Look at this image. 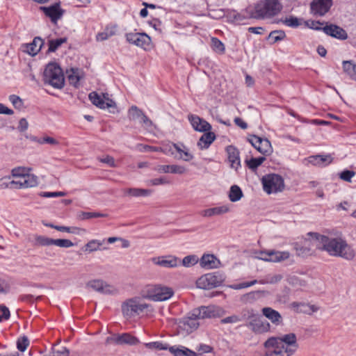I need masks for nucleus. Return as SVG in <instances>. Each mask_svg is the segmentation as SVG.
<instances>
[{"mask_svg":"<svg viewBox=\"0 0 356 356\" xmlns=\"http://www.w3.org/2000/svg\"><path fill=\"white\" fill-rule=\"evenodd\" d=\"M311 243L320 250L327 252L330 256L339 257L351 260L355 257V252L347 242L341 237H330L316 232H309Z\"/></svg>","mask_w":356,"mask_h":356,"instance_id":"f257e3e1","label":"nucleus"},{"mask_svg":"<svg viewBox=\"0 0 356 356\" xmlns=\"http://www.w3.org/2000/svg\"><path fill=\"white\" fill-rule=\"evenodd\" d=\"M221 311L222 309L220 307L214 305L195 308L186 316L178 321L179 332L184 334L192 333L200 326L199 320L218 316Z\"/></svg>","mask_w":356,"mask_h":356,"instance_id":"f03ea898","label":"nucleus"},{"mask_svg":"<svg viewBox=\"0 0 356 356\" xmlns=\"http://www.w3.org/2000/svg\"><path fill=\"white\" fill-rule=\"evenodd\" d=\"M265 356H291L298 348L297 337L289 333L277 337H270L264 343Z\"/></svg>","mask_w":356,"mask_h":356,"instance_id":"7ed1b4c3","label":"nucleus"},{"mask_svg":"<svg viewBox=\"0 0 356 356\" xmlns=\"http://www.w3.org/2000/svg\"><path fill=\"white\" fill-rule=\"evenodd\" d=\"M282 10L280 0H261L254 6V17L270 19L277 15Z\"/></svg>","mask_w":356,"mask_h":356,"instance_id":"20e7f679","label":"nucleus"},{"mask_svg":"<svg viewBox=\"0 0 356 356\" xmlns=\"http://www.w3.org/2000/svg\"><path fill=\"white\" fill-rule=\"evenodd\" d=\"M43 81L44 84L54 88H63L65 85V76L60 67L56 63H49L47 65L43 72Z\"/></svg>","mask_w":356,"mask_h":356,"instance_id":"39448f33","label":"nucleus"},{"mask_svg":"<svg viewBox=\"0 0 356 356\" xmlns=\"http://www.w3.org/2000/svg\"><path fill=\"white\" fill-rule=\"evenodd\" d=\"M122 311L124 316L130 318L144 312H151L152 308L142 299L134 298L123 302Z\"/></svg>","mask_w":356,"mask_h":356,"instance_id":"423d86ee","label":"nucleus"},{"mask_svg":"<svg viewBox=\"0 0 356 356\" xmlns=\"http://www.w3.org/2000/svg\"><path fill=\"white\" fill-rule=\"evenodd\" d=\"M291 253L288 251L264 250L255 252V258L266 262L280 263L289 259Z\"/></svg>","mask_w":356,"mask_h":356,"instance_id":"0eeeda50","label":"nucleus"},{"mask_svg":"<svg viewBox=\"0 0 356 356\" xmlns=\"http://www.w3.org/2000/svg\"><path fill=\"white\" fill-rule=\"evenodd\" d=\"M261 182L264 191L268 194L281 192L284 188L283 178L277 174H268L264 176Z\"/></svg>","mask_w":356,"mask_h":356,"instance_id":"6e6552de","label":"nucleus"},{"mask_svg":"<svg viewBox=\"0 0 356 356\" xmlns=\"http://www.w3.org/2000/svg\"><path fill=\"white\" fill-rule=\"evenodd\" d=\"M222 277L218 273H207L202 275L196 282L197 286L202 289H211L221 285Z\"/></svg>","mask_w":356,"mask_h":356,"instance_id":"1a4fd4ad","label":"nucleus"},{"mask_svg":"<svg viewBox=\"0 0 356 356\" xmlns=\"http://www.w3.org/2000/svg\"><path fill=\"white\" fill-rule=\"evenodd\" d=\"M86 287L105 295L118 293V289L102 280H92L87 282Z\"/></svg>","mask_w":356,"mask_h":356,"instance_id":"9d476101","label":"nucleus"},{"mask_svg":"<svg viewBox=\"0 0 356 356\" xmlns=\"http://www.w3.org/2000/svg\"><path fill=\"white\" fill-rule=\"evenodd\" d=\"M248 317L251 318V320L248 324V327L254 332L261 334L270 330V323L263 321L260 317L254 316L252 311L248 312Z\"/></svg>","mask_w":356,"mask_h":356,"instance_id":"9b49d317","label":"nucleus"},{"mask_svg":"<svg viewBox=\"0 0 356 356\" xmlns=\"http://www.w3.org/2000/svg\"><path fill=\"white\" fill-rule=\"evenodd\" d=\"M249 142L259 152L264 155H270L273 152L270 142L267 138L253 135L249 138Z\"/></svg>","mask_w":356,"mask_h":356,"instance_id":"f8f14e48","label":"nucleus"},{"mask_svg":"<svg viewBox=\"0 0 356 356\" xmlns=\"http://www.w3.org/2000/svg\"><path fill=\"white\" fill-rule=\"evenodd\" d=\"M127 42L147 49L150 47L151 39L146 33H129L126 34Z\"/></svg>","mask_w":356,"mask_h":356,"instance_id":"ddd939ff","label":"nucleus"},{"mask_svg":"<svg viewBox=\"0 0 356 356\" xmlns=\"http://www.w3.org/2000/svg\"><path fill=\"white\" fill-rule=\"evenodd\" d=\"M174 294L172 288L162 286L156 285L150 294V298L154 301H165L170 299Z\"/></svg>","mask_w":356,"mask_h":356,"instance_id":"4468645a","label":"nucleus"},{"mask_svg":"<svg viewBox=\"0 0 356 356\" xmlns=\"http://www.w3.org/2000/svg\"><path fill=\"white\" fill-rule=\"evenodd\" d=\"M89 99L94 105L100 108H116V104L115 102L108 97H106L105 95L102 97L97 92H92L90 93Z\"/></svg>","mask_w":356,"mask_h":356,"instance_id":"2eb2a0df","label":"nucleus"},{"mask_svg":"<svg viewBox=\"0 0 356 356\" xmlns=\"http://www.w3.org/2000/svg\"><path fill=\"white\" fill-rule=\"evenodd\" d=\"M152 261L155 265L167 268H175L180 265V259L172 255L153 257Z\"/></svg>","mask_w":356,"mask_h":356,"instance_id":"dca6fc26","label":"nucleus"},{"mask_svg":"<svg viewBox=\"0 0 356 356\" xmlns=\"http://www.w3.org/2000/svg\"><path fill=\"white\" fill-rule=\"evenodd\" d=\"M188 119L193 128L197 131L206 132L211 129V125L198 115L190 114Z\"/></svg>","mask_w":356,"mask_h":356,"instance_id":"f3484780","label":"nucleus"},{"mask_svg":"<svg viewBox=\"0 0 356 356\" xmlns=\"http://www.w3.org/2000/svg\"><path fill=\"white\" fill-rule=\"evenodd\" d=\"M332 6V0H314L311 3V10L314 15L323 16L328 12Z\"/></svg>","mask_w":356,"mask_h":356,"instance_id":"a211bd4d","label":"nucleus"},{"mask_svg":"<svg viewBox=\"0 0 356 356\" xmlns=\"http://www.w3.org/2000/svg\"><path fill=\"white\" fill-rule=\"evenodd\" d=\"M40 9L43 11L47 17L51 19L52 22L54 23H56L63 14V11L60 8V4L58 3H56L47 7L41 6Z\"/></svg>","mask_w":356,"mask_h":356,"instance_id":"6ab92c4d","label":"nucleus"},{"mask_svg":"<svg viewBox=\"0 0 356 356\" xmlns=\"http://www.w3.org/2000/svg\"><path fill=\"white\" fill-rule=\"evenodd\" d=\"M199 262L200 266L206 270L218 268L221 264L220 261L214 254H204Z\"/></svg>","mask_w":356,"mask_h":356,"instance_id":"aec40b11","label":"nucleus"},{"mask_svg":"<svg viewBox=\"0 0 356 356\" xmlns=\"http://www.w3.org/2000/svg\"><path fill=\"white\" fill-rule=\"evenodd\" d=\"M332 161L331 155H314L304 159L303 163L306 165L312 164L316 166H324Z\"/></svg>","mask_w":356,"mask_h":356,"instance_id":"412c9836","label":"nucleus"},{"mask_svg":"<svg viewBox=\"0 0 356 356\" xmlns=\"http://www.w3.org/2000/svg\"><path fill=\"white\" fill-rule=\"evenodd\" d=\"M173 146L175 152H177V154H175L176 156H175V159L183 160L184 161H190L193 159V154L190 152L189 148L184 144L179 143L173 144Z\"/></svg>","mask_w":356,"mask_h":356,"instance_id":"4be33fe9","label":"nucleus"},{"mask_svg":"<svg viewBox=\"0 0 356 356\" xmlns=\"http://www.w3.org/2000/svg\"><path fill=\"white\" fill-rule=\"evenodd\" d=\"M323 31L327 35L337 39L346 40L348 38L346 31L335 24L326 25L323 28Z\"/></svg>","mask_w":356,"mask_h":356,"instance_id":"5701e85b","label":"nucleus"},{"mask_svg":"<svg viewBox=\"0 0 356 356\" xmlns=\"http://www.w3.org/2000/svg\"><path fill=\"white\" fill-rule=\"evenodd\" d=\"M155 170L159 173H172L177 175H183L187 171L184 165L177 164L159 165L156 167Z\"/></svg>","mask_w":356,"mask_h":356,"instance_id":"b1692460","label":"nucleus"},{"mask_svg":"<svg viewBox=\"0 0 356 356\" xmlns=\"http://www.w3.org/2000/svg\"><path fill=\"white\" fill-rule=\"evenodd\" d=\"M226 152L231 167L235 170L241 167L239 151L234 146L229 145L226 148Z\"/></svg>","mask_w":356,"mask_h":356,"instance_id":"393cba45","label":"nucleus"},{"mask_svg":"<svg viewBox=\"0 0 356 356\" xmlns=\"http://www.w3.org/2000/svg\"><path fill=\"white\" fill-rule=\"evenodd\" d=\"M230 208L228 205H222L202 210L200 214L203 217L210 218L214 216H220L228 213Z\"/></svg>","mask_w":356,"mask_h":356,"instance_id":"a878e982","label":"nucleus"},{"mask_svg":"<svg viewBox=\"0 0 356 356\" xmlns=\"http://www.w3.org/2000/svg\"><path fill=\"white\" fill-rule=\"evenodd\" d=\"M263 315L271 321L272 323L278 325L282 323L281 314L271 307H264L261 310Z\"/></svg>","mask_w":356,"mask_h":356,"instance_id":"bb28decb","label":"nucleus"},{"mask_svg":"<svg viewBox=\"0 0 356 356\" xmlns=\"http://www.w3.org/2000/svg\"><path fill=\"white\" fill-rule=\"evenodd\" d=\"M38 183V177L31 173V168H24V188L35 187Z\"/></svg>","mask_w":356,"mask_h":356,"instance_id":"cd10ccee","label":"nucleus"},{"mask_svg":"<svg viewBox=\"0 0 356 356\" xmlns=\"http://www.w3.org/2000/svg\"><path fill=\"white\" fill-rule=\"evenodd\" d=\"M215 139L216 135L214 133L210 131H206L199 139L197 145L200 149H208Z\"/></svg>","mask_w":356,"mask_h":356,"instance_id":"c85d7f7f","label":"nucleus"},{"mask_svg":"<svg viewBox=\"0 0 356 356\" xmlns=\"http://www.w3.org/2000/svg\"><path fill=\"white\" fill-rule=\"evenodd\" d=\"M44 42L42 38L36 37L33 39L32 42L26 44V51L31 56H35L41 49Z\"/></svg>","mask_w":356,"mask_h":356,"instance_id":"c756f323","label":"nucleus"},{"mask_svg":"<svg viewBox=\"0 0 356 356\" xmlns=\"http://www.w3.org/2000/svg\"><path fill=\"white\" fill-rule=\"evenodd\" d=\"M169 351L175 356H197V354L185 346H172Z\"/></svg>","mask_w":356,"mask_h":356,"instance_id":"7c9ffc66","label":"nucleus"},{"mask_svg":"<svg viewBox=\"0 0 356 356\" xmlns=\"http://www.w3.org/2000/svg\"><path fill=\"white\" fill-rule=\"evenodd\" d=\"M119 345H129L135 346L139 343V340L134 336L131 335L129 333H123L119 334Z\"/></svg>","mask_w":356,"mask_h":356,"instance_id":"2f4dec72","label":"nucleus"},{"mask_svg":"<svg viewBox=\"0 0 356 356\" xmlns=\"http://www.w3.org/2000/svg\"><path fill=\"white\" fill-rule=\"evenodd\" d=\"M343 72L352 79L356 81V64L351 60L343 61Z\"/></svg>","mask_w":356,"mask_h":356,"instance_id":"473e14b6","label":"nucleus"},{"mask_svg":"<svg viewBox=\"0 0 356 356\" xmlns=\"http://www.w3.org/2000/svg\"><path fill=\"white\" fill-rule=\"evenodd\" d=\"M144 114L143 111L136 106H132L128 110L127 116L130 121H138L140 122Z\"/></svg>","mask_w":356,"mask_h":356,"instance_id":"72a5a7b5","label":"nucleus"},{"mask_svg":"<svg viewBox=\"0 0 356 356\" xmlns=\"http://www.w3.org/2000/svg\"><path fill=\"white\" fill-rule=\"evenodd\" d=\"M126 193L132 197H147L151 195L152 191L143 188H131L127 189Z\"/></svg>","mask_w":356,"mask_h":356,"instance_id":"f704fd0d","label":"nucleus"},{"mask_svg":"<svg viewBox=\"0 0 356 356\" xmlns=\"http://www.w3.org/2000/svg\"><path fill=\"white\" fill-rule=\"evenodd\" d=\"M243 195V192L239 186H238L237 185H233L231 186L229 193V198L231 202H238L241 199Z\"/></svg>","mask_w":356,"mask_h":356,"instance_id":"c9c22d12","label":"nucleus"},{"mask_svg":"<svg viewBox=\"0 0 356 356\" xmlns=\"http://www.w3.org/2000/svg\"><path fill=\"white\" fill-rule=\"evenodd\" d=\"M104 241H101L97 239H92L88 241L85 245L84 251L88 253L101 250L100 247L102 245Z\"/></svg>","mask_w":356,"mask_h":356,"instance_id":"e433bc0d","label":"nucleus"},{"mask_svg":"<svg viewBox=\"0 0 356 356\" xmlns=\"http://www.w3.org/2000/svg\"><path fill=\"white\" fill-rule=\"evenodd\" d=\"M67 42L66 38H56L54 40H49V49L48 51L54 52L56 51L63 44Z\"/></svg>","mask_w":356,"mask_h":356,"instance_id":"4c0bfd02","label":"nucleus"},{"mask_svg":"<svg viewBox=\"0 0 356 356\" xmlns=\"http://www.w3.org/2000/svg\"><path fill=\"white\" fill-rule=\"evenodd\" d=\"M67 78L70 83L76 87L80 81V74L79 70L72 69L68 74Z\"/></svg>","mask_w":356,"mask_h":356,"instance_id":"58836bf2","label":"nucleus"},{"mask_svg":"<svg viewBox=\"0 0 356 356\" xmlns=\"http://www.w3.org/2000/svg\"><path fill=\"white\" fill-rule=\"evenodd\" d=\"M145 347L150 349V350H169V348L168 344L163 343L161 341H154V342H149L146 343L145 344Z\"/></svg>","mask_w":356,"mask_h":356,"instance_id":"ea45409f","label":"nucleus"},{"mask_svg":"<svg viewBox=\"0 0 356 356\" xmlns=\"http://www.w3.org/2000/svg\"><path fill=\"white\" fill-rule=\"evenodd\" d=\"M107 215L105 213H102L99 212H84L82 211L79 214V218L80 220H84L90 219L92 218H104L106 217Z\"/></svg>","mask_w":356,"mask_h":356,"instance_id":"a19ab883","label":"nucleus"},{"mask_svg":"<svg viewBox=\"0 0 356 356\" xmlns=\"http://www.w3.org/2000/svg\"><path fill=\"white\" fill-rule=\"evenodd\" d=\"M265 160L266 158L264 156H261L258 158H252L250 160H246L245 162L248 168L254 170L261 165Z\"/></svg>","mask_w":356,"mask_h":356,"instance_id":"79ce46f5","label":"nucleus"},{"mask_svg":"<svg viewBox=\"0 0 356 356\" xmlns=\"http://www.w3.org/2000/svg\"><path fill=\"white\" fill-rule=\"evenodd\" d=\"M198 261L199 259L196 255H188L181 261H180V264H181L184 266L188 268L195 265Z\"/></svg>","mask_w":356,"mask_h":356,"instance_id":"37998d69","label":"nucleus"},{"mask_svg":"<svg viewBox=\"0 0 356 356\" xmlns=\"http://www.w3.org/2000/svg\"><path fill=\"white\" fill-rule=\"evenodd\" d=\"M265 293V291H252L248 293H246L243 296V300L245 302H251L252 301H254L255 300L258 299L261 294Z\"/></svg>","mask_w":356,"mask_h":356,"instance_id":"c03bdc74","label":"nucleus"},{"mask_svg":"<svg viewBox=\"0 0 356 356\" xmlns=\"http://www.w3.org/2000/svg\"><path fill=\"white\" fill-rule=\"evenodd\" d=\"M211 47L213 51L218 54H223L225 52L224 44L216 38H211Z\"/></svg>","mask_w":356,"mask_h":356,"instance_id":"a18cd8bd","label":"nucleus"},{"mask_svg":"<svg viewBox=\"0 0 356 356\" xmlns=\"http://www.w3.org/2000/svg\"><path fill=\"white\" fill-rule=\"evenodd\" d=\"M282 275L280 274L269 275L265 280H261L259 281V284H275L280 282L282 279Z\"/></svg>","mask_w":356,"mask_h":356,"instance_id":"49530a36","label":"nucleus"},{"mask_svg":"<svg viewBox=\"0 0 356 356\" xmlns=\"http://www.w3.org/2000/svg\"><path fill=\"white\" fill-rule=\"evenodd\" d=\"M53 238H48L44 236H36L35 243L38 245L49 246L53 245Z\"/></svg>","mask_w":356,"mask_h":356,"instance_id":"de8ad7c7","label":"nucleus"},{"mask_svg":"<svg viewBox=\"0 0 356 356\" xmlns=\"http://www.w3.org/2000/svg\"><path fill=\"white\" fill-rule=\"evenodd\" d=\"M286 34L282 31H274L269 34V39L273 43L280 41L284 38Z\"/></svg>","mask_w":356,"mask_h":356,"instance_id":"09e8293b","label":"nucleus"},{"mask_svg":"<svg viewBox=\"0 0 356 356\" xmlns=\"http://www.w3.org/2000/svg\"><path fill=\"white\" fill-rule=\"evenodd\" d=\"M53 245L60 248H70L74 243L69 239H54Z\"/></svg>","mask_w":356,"mask_h":356,"instance_id":"8fccbe9b","label":"nucleus"},{"mask_svg":"<svg viewBox=\"0 0 356 356\" xmlns=\"http://www.w3.org/2000/svg\"><path fill=\"white\" fill-rule=\"evenodd\" d=\"M173 144V143H171L164 145L162 147H160V152H162L163 153L167 155L172 156L175 157V156L176 155Z\"/></svg>","mask_w":356,"mask_h":356,"instance_id":"3c124183","label":"nucleus"},{"mask_svg":"<svg viewBox=\"0 0 356 356\" xmlns=\"http://www.w3.org/2000/svg\"><path fill=\"white\" fill-rule=\"evenodd\" d=\"M9 100L15 108L19 111L21 110L22 107V99L19 96L11 95L9 96Z\"/></svg>","mask_w":356,"mask_h":356,"instance_id":"603ef678","label":"nucleus"},{"mask_svg":"<svg viewBox=\"0 0 356 356\" xmlns=\"http://www.w3.org/2000/svg\"><path fill=\"white\" fill-rule=\"evenodd\" d=\"M139 123L141 124V125L145 129H147V130H152L154 127V124H153L152 121L145 114H144L143 118L140 119V121Z\"/></svg>","mask_w":356,"mask_h":356,"instance_id":"864d4df0","label":"nucleus"},{"mask_svg":"<svg viewBox=\"0 0 356 356\" xmlns=\"http://www.w3.org/2000/svg\"><path fill=\"white\" fill-rule=\"evenodd\" d=\"M139 123L141 124V125L145 129H147V130H152L154 127V124H153L152 121L145 114H144L143 118L140 119V121Z\"/></svg>","mask_w":356,"mask_h":356,"instance_id":"5fc2aeb1","label":"nucleus"},{"mask_svg":"<svg viewBox=\"0 0 356 356\" xmlns=\"http://www.w3.org/2000/svg\"><path fill=\"white\" fill-rule=\"evenodd\" d=\"M355 172L354 171L346 170L342 171L339 174V177L343 181L351 182V179L355 176Z\"/></svg>","mask_w":356,"mask_h":356,"instance_id":"6e6d98bb","label":"nucleus"},{"mask_svg":"<svg viewBox=\"0 0 356 356\" xmlns=\"http://www.w3.org/2000/svg\"><path fill=\"white\" fill-rule=\"evenodd\" d=\"M148 185L151 186H158V185H164L169 184L170 181L168 180L165 177H159L156 179H152L148 181Z\"/></svg>","mask_w":356,"mask_h":356,"instance_id":"4d7b16f0","label":"nucleus"},{"mask_svg":"<svg viewBox=\"0 0 356 356\" xmlns=\"http://www.w3.org/2000/svg\"><path fill=\"white\" fill-rule=\"evenodd\" d=\"M257 283H259V281H257V280H254L251 282H245L234 284L231 287L234 289L238 290V289H245V288L252 286Z\"/></svg>","mask_w":356,"mask_h":356,"instance_id":"13d9d810","label":"nucleus"},{"mask_svg":"<svg viewBox=\"0 0 356 356\" xmlns=\"http://www.w3.org/2000/svg\"><path fill=\"white\" fill-rule=\"evenodd\" d=\"M284 24L287 26L293 28L298 27L300 25L299 19L296 17L286 18L284 21Z\"/></svg>","mask_w":356,"mask_h":356,"instance_id":"bf43d9fd","label":"nucleus"},{"mask_svg":"<svg viewBox=\"0 0 356 356\" xmlns=\"http://www.w3.org/2000/svg\"><path fill=\"white\" fill-rule=\"evenodd\" d=\"M242 321V318L237 315H232L221 320V323H237Z\"/></svg>","mask_w":356,"mask_h":356,"instance_id":"052dcab7","label":"nucleus"},{"mask_svg":"<svg viewBox=\"0 0 356 356\" xmlns=\"http://www.w3.org/2000/svg\"><path fill=\"white\" fill-rule=\"evenodd\" d=\"M8 184L10 190L14 191L22 188V180H8Z\"/></svg>","mask_w":356,"mask_h":356,"instance_id":"680f3d73","label":"nucleus"},{"mask_svg":"<svg viewBox=\"0 0 356 356\" xmlns=\"http://www.w3.org/2000/svg\"><path fill=\"white\" fill-rule=\"evenodd\" d=\"M40 196L44 197H63L65 195V192L58 191V192H42L40 194Z\"/></svg>","mask_w":356,"mask_h":356,"instance_id":"e2e57ef3","label":"nucleus"},{"mask_svg":"<svg viewBox=\"0 0 356 356\" xmlns=\"http://www.w3.org/2000/svg\"><path fill=\"white\" fill-rule=\"evenodd\" d=\"M10 317V311L4 305L0 306V322L3 320H7Z\"/></svg>","mask_w":356,"mask_h":356,"instance_id":"0e129e2a","label":"nucleus"},{"mask_svg":"<svg viewBox=\"0 0 356 356\" xmlns=\"http://www.w3.org/2000/svg\"><path fill=\"white\" fill-rule=\"evenodd\" d=\"M119 334H113L111 337H108L105 341L106 345H119Z\"/></svg>","mask_w":356,"mask_h":356,"instance_id":"69168bd1","label":"nucleus"},{"mask_svg":"<svg viewBox=\"0 0 356 356\" xmlns=\"http://www.w3.org/2000/svg\"><path fill=\"white\" fill-rule=\"evenodd\" d=\"M112 36V33H108V28H106L104 31L102 33H99L97 36L96 39L97 41H103L105 40H107L110 37Z\"/></svg>","mask_w":356,"mask_h":356,"instance_id":"338daca9","label":"nucleus"},{"mask_svg":"<svg viewBox=\"0 0 356 356\" xmlns=\"http://www.w3.org/2000/svg\"><path fill=\"white\" fill-rule=\"evenodd\" d=\"M99 161L102 163L107 164L110 167H115V160L111 156H106L104 158H99Z\"/></svg>","mask_w":356,"mask_h":356,"instance_id":"774afa93","label":"nucleus"}]
</instances>
